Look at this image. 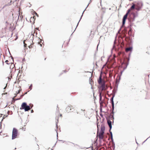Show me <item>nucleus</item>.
<instances>
[{
    "label": "nucleus",
    "instance_id": "1",
    "mask_svg": "<svg viewBox=\"0 0 150 150\" xmlns=\"http://www.w3.org/2000/svg\"><path fill=\"white\" fill-rule=\"evenodd\" d=\"M105 130V127L104 126H101L100 131L99 132H98L97 137L100 140L102 139H103Z\"/></svg>",
    "mask_w": 150,
    "mask_h": 150
},
{
    "label": "nucleus",
    "instance_id": "2",
    "mask_svg": "<svg viewBox=\"0 0 150 150\" xmlns=\"http://www.w3.org/2000/svg\"><path fill=\"white\" fill-rule=\"evenodd\" d=\"M30 107L28 105L25 103H23L20 108V109H24L25 111H28L30 110Z\"/></svg>",
    "mask_w": 150,
    "mask_h": 150
},
{
    "label": "nucleus",
    "instance_id": "3",
    "mask_svg": "<svg viewBox=\"0 0 150 150\" xmlns=\"http://www.w3.org/2000/svg\"><path fill=\"white\" fill-rule=\"evenodd\" d=\"M18 134V130L15 128H13L12 131V139L16 138L17 137Z\"/></svg>",
    "mask_w": 150,
    "mask_h": 150
},
{
    "label": "nucleus",
    "instance_id": "4",
    "mask_svg": "<svg viewBox=\"0 0 150 150\" xmlns=\"http://www.w3.org/2000/svg\"><path fill=\"white\" fill-rule=\"evenodd\" d=\"M72 109L73 110L74 108L72 106L70 105L67 107L65 110L67 112H70Z\"/></svg>",
    "mask_w": 150,
    "mask_h": 150
},
{
    "label": "nucleus",
    "instance_id": "5",
    "mask_svg": "<svg viewBox=\"0 0 150 150\" xmlns=\"http://www.w3.org/2000/svg\"><path fill=\"white\" fill-rule=\"evenodd\" d=\"M129 13H128V12H127V13H126V14L125 15V16H124L123 19V21H122V24L123 25H124L125 22L126 20L127 19L128 16V15Z\"/></svg>",
    "mask_w": 150,
    "mask_h": 150
},
{
    "label": "nucleus",
    "instance_id": "6",
    "mask_svg": "<svg viewBox=\"0 0 150 150\" xmlns=\"http://www.w3.org/2000/svg\"><path fill=\"white\" fill-rule=\"evenodd\" d=\"M101 87L102 88V91L105 90L107 89V87L105 86V82H103V83L101 84Z\"/></svg>",
    "mask_w": 150,
    "mask_h": 150
},
{
    "label": "nucleus",
    "instance_id": "7",
    "mask_svg": "<svg viewBox=\"0 0 150 150\" xmlns=\"http://www.w3.org/2000/svg\"><path fill=\"white\" fill-rule=\"evenodd\" d=\"M101 77V75H100L99 79L98 80V83L100 85L102 84L103 82H105V81L102 80Z\"/></svg>",
    "mask_w": 150,
    "mask_h": 150
},
{
    "label": "nucleus",
    "instance_id": "8",
    "mask_svg": "<svg viewBox=\"0 0 150 150\" xmlns=\"http://www.w3.org/2000/svg\"><path fill=\"white\" fill-rule=\"evenodd\" d=\"M35 18L34 15H33V17H31L30 18V22L32 24H34L35 23Z\"/></svg>",
    "mask_w": 150,
    "mask_h": 150
},
{
    "label": "nucleus",
    "instance_id": "9",
    "mask_svg": "<svg viewBox=\"0 0 150 150\" xmlns=\"http://www.w3.org/2000/svg\"><path fill=\"white\" fill-rule=\"evenodd\" d=\"M135 5L133 4V5L127 11L128 13H129L131 10H133L135 8Z\"/></svg>",
    "mask_w": 150,
    "mask_h": 150
},
{
    "label": "nucleus",
    "instance_id": "10",
    "mask_svg": "<svg viewBox=\"0 0 150 150\" xmlns=\"http://www.w3.org/2000/svg\"><path fill=\"white\" fill-rule=\"evenodd\" d=\"M107 122L110 129L112 128V122L110 120H108Z\"/></svg>",
    "mask_w": 150,
    "mask_h": 150
},
{
    "label": "nucleus",
    "instance_id": "11",
    "mask_svg": "<svg viewBox=\"0 0 150 150\" xmlns=\"http://www.w3.org/2000/svg\"><path fill=\"white\" fill-rule=\"evenodd\" d=\"M99 97H100V105H101V104H103V101L102 100V96H101V92H100L99 94Z\"/></svg>",
    "mask_w": 150,
    "mask_h": 150
},
{
    "label": "nucleus",
    "instance_id": "12",
    "mask_svg": "<svg viewBox=\"0 0 150 150\" xmlns=\"http://www.w3.org/2000/svg\"><path fill=\"white\" fill-rule=\"evenodd\" d=\"M114 96L112 97L111 98V103L112 105V107L113 108H114V101H113V98H114Z\"/></svg>",
    "mask_w": 150,
    "mask_h": 150
},
{
    "label": "nucleus",
    "instance_id": "13",
    "mask_svg": "<svg viewBox=\"0 0 150 150\" xmlns=\"http://www.w3.org/2000/svg\"><path fill=\"white\" fill-rule=\"evenodd\" d=\"M141 8V7L140 6H139L138 5H135V9L138 11Z\"/></svg>",
    "mask_w": 150,
    "mask_h": 150
},
{
    "label": "nucleus",
    "instance_id": "14",
    "mask_svg": "<svg viewBox=\"0 0 150 150\" xmlns=\"http://www.w3.org/2000/svg\"><path fill=\"white\" fill-rule=\"evenodd\" d=\"M132 48L131 47L127 48L125 50L126 52H127L129 51H131L132 50Z\"/></svg>",
    "mask_w": 150,
    "mask_h": 150
},
{
    "label": "nucleus",
    "instance_id": "15",
    "mask_svg": "<svg viewBox=\"0 0 150 150\" xmlns=\"http://www.w3.org/2000/svg\"><path fill=\"white\" fill-rule=\"evenodd\" d=\"M42 41L41 40L40 43L39 42L38 43V44H39L41 47H42V44H41V43H42V44H43V42H42Z\"/></svg>",
    "mask_w": 150,
    "mask_h": 150
},
{
    "label": "nucleus",
    "instance_id": "16",
    "mask_svg": "<svg viewBox=\"0 0 150 150\" xmlns=\"http://www.w3.org/2000/svg\"><path fill=\"white\" fill-rule=\"evenodd\" d=\"M33 43L32 44H31V45H29L28 47L30 48H32L33 47Z\"/></svg>",
    "mask_w": 150,
    "mask_h": 150
},
{
    "label": "nucleus",
    "instance_id": "17",
    "mask_svg": "<svg viewBox=\"0 0 150 150\" xmlns=\"http://www.w3.org/2000/svg\"><path fill=\"white\" fill-rule=\"evenodd\" d=\"M17 96V94H15V96L13 98V100H14V101L15 100H16L14 98L16 96Z\"/></svg>",
    "mask_w": 150,
    "mask_h": 150
},
{
    "label": "nucleus",
    "instance_id": "18",
    "mask_svg": "<svg viewBox=\"0 0 150 150\" xmlns=\"http://www.w3.org/2000/svg\"><path fill=\"white\" fill-rule=\"evenodd\" d=\"M34 15L35 16H38V15L35 12H34Z\"/></svg>",
    "mask_w": 150,
    "mask_h": 150
},
{
    "label": "nucleus",
    "instance_id": "19",
    "mask_svg": "<svg viewBox=\"0 0 150 150\" xmlns=\"http://www.w3.org/2000/svg\"><path fill=\"white\" fill-rule=\"evenodd\" d=\"M103 106L102 104H101V105H100V111H101L102 110V107Z\"/></svg>",
    "mask_w": 150,
    "mask_h": 150
},
{
    "label": "nucleus",
    "instance_id": "20",
    "mask_svg": "<svg viewBox=\"0 0 150 150\" xmlns=\"http://www.w3.org/2000/svg\"><path fill=\"white\" fill-rule=\"evenodd\" d=\"M8 60H6L5 61V62L7 64H9V63H8Z\"/></svg>",
    "mask_w": 150,
    "mask_h": 150
},
{
    "label": "nucleus",
    "instance_id": "21",
    "mask_svg": "<svg viewBox=\"0 0 150 150\" xmlns=\"http://www.w3.org/2000/svg\"><path fill=\"white\" fill-rule=\"evenodd\" d=\"M39 147H38L37 148L34 149L33 150H39Z\"/></svg>",
    "mask_w": 150,
    "mask_h": 150
},
{
    "label": "nucleus",
    "instance_id": "22",
    "mask_svg": "<svg viewBox=\"0 0 150 150\" xmlns=\"http://www.w3.org/2000/svg\"><path fill=\"white\" fill-rule=\"evenodd\" d=\"M32 85H31L30 86V87H29V88H30V90H31L32 89Z\"/></svg>",
    "mask_w": 150,
    "mask_h": 150
},
{
    "label": "nucleus",
    "instance_id": "23",
    "mask_svg": "<svg viewBox=\"0 0 150 150\" xmlns=\"http://www.w3.org/2000/svg\"><path fill=\"white\" fill-rule=\"evenodd\" d=\"M26 44H25L24 42V46L25 47H26Z\"/></svg>",
    "mask_w": 150,
    "mask_h": 150
},
{
    "label": "nucleus",
    "instance_id": "24",
    "mask_svg": "<svg viewBox=\"0 0 150 150\" xmlns=\"http://www.w3.org/2000/svg\"><path fill=\"white\" fill-rule=\"evenodd\" d=\"M110 119H111V120H112L113 119V117H112H112L111 118H110Z\"/></svg>",
    "mask_w": 150,
    "mask_h": 150
},
{
    "label": "nucleus",
    "instance_id": "25",
    "mask_svg": "<svg viewBox=\"0 0 150 150\" xmlns=\"http://www.w3.org/2000/svg\"><path fill=\"white\" fill-rule=\"evenodd\" d=\"M57 108H58V110L59 111V107H58V105H57Z\"/></svg>",
    "mask_w": 150,
    "mask_h": 150
},
{
    "label": "nucleus",
    "instance_id": "26",
    "mask_svg": "<svg viewBox=\"0 0 150 150\" xmlns=\"http://www.w3.org/2000/svg\"><path fill=\"white\" fill-rule=\"evenodd\" d=\"M25 129L22 128V129L24 131L25 130Z\"/></svg>",
    "mask_w": 150,
    "mask_h": 150
},
{
    "label": "nucleus",
    "instance_id": "27",
    "mask_svg": "<svg viewBox=\"0 0 150 150\" xmlns=\"http://www.w3.org/2000/svg\"><path fill=\"white\" fill-rule=\"evenodd\" d=\"M31 112L32 113V112H33V110H31Z\"/></svg>",
    "mask_w": 150,
    "mask_h": 150
},
{
    "label": "nucleus",
    "instance_id": "28",
    "mask_svg": "<svg viewBox=\"0 0 150 150\" xmlns=\"http://www.w3.org/2000/svg\"><path fill=\"white\" fill-rule=\"evenodd\" d=\"M100 5H101V1L100 2Z\"/></svg>",
    "mask_w": 150,
    "mask_h": 150
},
{
    "label": "nucleus",
    "instance_id": "29",
    "mask_svg": "<svg viewBox=\"0 0 150 150\" xmlns=\"http://www.w3.org/2000/svg\"><path fill=\"white\" fill-rule=\"evenodd\" d=\"M91 81H91V83H91Z\"/></svg>",
    "mask_w": 150,
    "mask_h": 150
},
{
    "label": "nucleus",
    "instance_id": "30",
    "mask_svg": "<svg viewBox=\"0 0 150 150\" xmlns=\"http://www.w3.org/2000/svg\"><path fill=\"white\" fill-rule=\"evenodd\" d=\"M46 59V58H45V60Z\"/></svg>",
    "mask_w": 150,
    "mask_h": 150
},
{
    "label": "nucleus",
    "instance_id": "31",
    "mask_svg": "<svg viewBox=\"0 0 150 150\" xmlns=\"http://www.w3.org/2000/svg\"><path fill=\"white\" fill-rule=\"evenodd\" d=\"M112 134H111V137H112Z\"/></svg>",
    "mask_w": 150,
    "mask_h": 150
},
{
    "label": "nucleus",
    "instance_id": "32",
    "mask_svg": "<svg viewBox=\"0 0 150 150\" xmlns=\"http://www.w3.org/2000/svg\"><path fill=\"white\" fill-rule=\"evenodd\" d=\"M60 116H62V115H60Z\"/></svg>",
    "mask_w": 150,
    "mask_h": 150
},
{
    "label": "nucleus",
    "instance_id": "33",
    "mask_svg": "<svg viewBox=\"0 0 150 150\" xmlns=\"http://www.w3.org/2000/svg\"><path fill=\"white\" fill-rule=\"evenodd\" d=\"M88 119H90V118H88Z\"/></svg>",
    "mask_w": 150,
    "mask_h": 150
}]
</instances>
